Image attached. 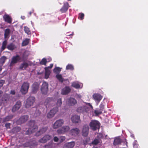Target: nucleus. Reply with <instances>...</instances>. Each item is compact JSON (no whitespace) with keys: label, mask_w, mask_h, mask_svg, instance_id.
Masks as SVG:
<instances>
[{"label":"nucleus","mask_w":148,"mask_h":148,"mask_svg":"<svg viewBox=\"0 0 148 148\" xmlns=\"http://www.w3.org/2000/svg\"><path fill=\"white\" fill-rule=\"evenodd\" d=\"M133 145L134 148H137L138 147V145L136 141H135L133 143Z\"/></svg>","instance_id":"obj_51"},{"label":"nucleus","mask_w":148,"mask_h":148,"mask_svg":"<svg viewBox=\"0 0 148 148\" xmlns=\"http://www.w3.org/2000/svg\"><path fill=\"white\" fill-rule=\"evenodd\" d=\"M30 40L28 38H26L24 40L22 43V45L23 46H26L28 45Z\"/></svg>","instance_id":"obj_34"},{"label":"nucleus","mask_w":148,"mask_h":148,"mask_svg":"<svg viewBox=\"0 0 148 148\" xmlns=\"http://www.w3.org/2000/svg\"><path fill=\"white\" fill-rule=\"evenodd\" d=\"M7 43V42L6 40H4L2 43V46L1 48V50L2 51H3L6 48V46Z\"/></svg>","instance_id":"obj_35"},{"label":"nucleus","mask_w":148,"mask_h":148,"mask_svg":"<svg viewBox=\"0 0 148 148\" xmlns=\"http://www.w3.org/2000/svg\"><path fill=\"white\" fill-rule=\"evenodd\" d=\"M89 126L91 129L94 131H95L97 129H99L100 124L98 121L93 120L90 123Z\"/></svg>","instance_id":"obj_2"},{"label":"nucleus","mask_w":148,"mask_h":148,"mask_svg":"<svg viewBox=\"0 0 148 148\" xmlns=\"http://www.w3.org/2000/svg\"><path fill=\"white\" fill-rule=\"evenodd\" d=\"M72 86L76 88H78L80 87V85L78 83L75 82L72 83Z\"/></svg>","instance_id":"obj_41"},{"label":"nucleus","mask_w":148,"mask_h":148,"mask_svg":"<svg viewBox=\"0 0 148 148\" xmlns=\"http://www.w3.org/2000/svg\"><path fill=\"white\" fill-rule=\"evenodd\" d=\"M97 139L99 140L100 141L101 140V139L103 138V136L101 133H99L97 136Z\"/></svg>","instance_id":"obj_48"},{"label":"nucleus","mask_w":148,"mask_h":148,"mask_svg":"<svg viewBox=\"0 0 148 148\" xmlns=\"http://www.w3.org/2000/svg\"><path fill=\"white\" fill-rule=\"evenodd\" d=\"M62 99L61 98H59L57 100V102L56 103V105L57 107L58 108V107H60L62 105Z\"/></svg>","instance_id":"obj_38"},{"label":"nucleus","mask_w":148,"mask_h":148,"mask_svg":"<svg viewBox=\"0 0 148 148\" xmlns=\"http://www.w3.org/2000/svg\"><path fill=\"white\" fill-rule=\"evenodd\" d=\"M64 121L63 119H60L57 120L53 125L54 129H57L61 127L64 123Z\"/></svg>","instance_id":"obj_5"},{"label":"nucleus","mask_w":148,"mask_h":148,"mask_svg":"<svg viewBox=\"0 0 148 148\" xmlns=\"http://www.w3.org/2000/svg\"><path fill=\"white\" fill-rule=\"evenodd\" d=\"M39 88V84L37 82L34 83L32 86V92L34 93H36Z\"/></svg>","instance_id":"obj_17"},{"label":"nucleus","mask_w":148,"mask_h":148,"mask_svg":"<svg viewBox=\"0 0 148 148\" xmlns=\"http://www.w3.org/2000/svg\"><path fill=\"white\" fill-rule=\"evenodd\" d=\"M68 102L69 106H73L77 103V101L74 98L71 97L68 99Z\"/></svg>","instance_id":"obj_19"},{"label":"nucleus","mask_w":148,"mask_h":148,"mask_svg":"<svg viewBox=\"0 0 148 148\" xmlns=\"http://www.w3.org/2000/svg\"><path fill=\"white\" fill-rule=\"evenodd\" d=\"M70 129L69 126H65L62 127L61 128L58 129L57 131V133L58 134H64L68 132Z\"/></svg>","instance_id":"obj_8"},{"label":"nucleus","mask_w":148,"mask_h":148,"mask_svg":"<svg viewBox=\"0 0 148 148\" xmlns=\"http://www.w3.org/2000/svg\"><path fill=\"white\" fill-rule=\"evenodd\" d=\"M66 70H73L74 69V67L73 65L69 64L66 66Z\"/></svg>","instance_id":"obj_40"},{"label":"nucleus","mask_w":148,"mask_h":148,"mask_svg":"<svg viewBox=\"0 0 148 148\" xmlns=\"http://www.w3.org/2000/svg\"><path fill=\"white\" fill-rule=\"evenodd\" d=\"M10 32V29L8 28L5 29L4 33V38H6L9 35Z\"/></svg>","instance_id":"obj_39"},{"label":"nucleus","mask_w":148,"mask_h":148,"mask_svg":"<svg viewBox=\"0 0 148 148\" xmlns=\"http://www.w3.org/2000/svg\"><path fill=\"white\" fill-rule=\"evenodd\" d=\"M94 113L96 116H98L102 114V111L99 109H97L94 111Z\"/></svg>","instance_id":"obj_43"},{"label":"nucleus","mask_w":148,"mask_h":148,"mask_svg":"<svg viewBox=\"0 0 148 148\" xmlns=\"http://www.w3.org/2000/svg\"><path fill=\"white\" fill-rule=\"evenodd\" d=\"M84 14L83 13H81L79 14L78 18L81 20H82L84 19Z\"/></svg>","instance_id":"obj_47"},{"label":"nucleus","mask_w":148,"mask_h":148,"mask_svg":"<svg viewBox=\"0 0 148 148\" xmlns=\"http://www.w3.org/2000/svg\"><path fill=\"white\" fill-rule=\"evenodd\" d=\"M75 145V142L74 141H72L66 143L65 146L68 148H73Z\"/></svg>","instance_id":"obj_26"},{"label":"nucleus","mask_w":148,"mask_h":148,"mask_svg":"<svg viewBox=\"0 0 148 148\" xmlns=\"http://www.w3.org/2000/svg\"><path fill=\"white\" fill-rule=\"evenodd\" d=\"M35 101V98L34 97L30 96L27 99L25 105L26 108H29L33 106Z\"/></svg>","instance_id":"obj_3"},{"label":"nucleus","mask_w":148,"mask_h":148,"mask_svg":"<svg viewBox=\"0 0 148 148\" xmlns=\"http://www.w3.org/2000/svg\"><path fill=\"white\" fill-rule=\"evenodd\" d=\"M1 66H0V71H1L2 69Z\"/></svg>","instance_id":"obj_61"},{"label":"nucleus","mask_w":148,"mask_h":148,"mask_svg":"<svg viewBox=\"0 0 148 148\" xmlns=\"http://www.w3.org/2000/svg\"><path fill=\"white\" fill-rule=\"evenodd\" d=\"M5 83V80H0V88Z\"/></svg>","instance_id":"obj_52"},{"label":"nucleus","mask_w":148,"mask_h":148,"mask_svg":"<svg viewBox=\"0 0 148 148\" xmlns=\"http://www.w3.org/2000/svg\"><path fill=\"white\" fill-rule=\"evenodd\" d=\"M47 63V60L46 58H43L41 61L40 62V64L41 65H46Z\"/></svg>","instance_id":"obj_46"},{"label":"nucleus","mask_w":148,"mask_h":148,"mask_svg":"<svg viewBox=\"0 0 148 148\" xmlns=\"http://www.w3.org/2000/svg\"><path fill=\"white\" fill-rule=\"evenodd\" d=\"M85 103L86 104V105L89 106L91 108H93L92 106L91 105V104H90V103Z\"/></svg>","instance_id":"obj_55"},{"label":"nucleus","mask_w":148,"mask_h":148,"mask_svg":"<svg viewBox=\"0 0 148 148\" xmlns=\"http://www.w3.org/2000/svg\"><path fill=\"white\" fill-rule=\"evenodd\" d=\"M7 48L9 50L13 51L16 48V47L14 44L12 43L8 45Z\"/></svg>","instance_id":"obj_27"},{"label":"nucleus","mask_w":148,"mask_h":148,"mask_svg":"<svg viewBox=\"0 0 148 148\" xmlns=\"http://www.w3.org/2000/svg\"><path fill=\"white\" fill-rule=\"evenodd\" d=\"M69 3L67 2L64 3L63 6L60 10L62 13L65 12L67 11L69 8Z\"/></svg>","instance_id":"obj_15"},{"label":"nucleus","mask_w":148,"mask_h":148,"mask_svg":"<svg viewBox=\"0 0 148 148\" xmlns=\"http://www.w3.org/2000/svg\"><path fill=\"white\" fill-rule=\"evenodd\" d=\"M29 116L27 115H24L21 116L19 119V121L21 123L26 122L28 120Z\"/></svg>","instance_id":"obj_18"},{"label":"nucleus","mask_w":148,"mask_h":148,"mask_svg":"<svg viewBox=\"0 0 148 148\" xmlns=\"http://www.w3.org/2000/svg\"><path fill=\"white\" fill-rule=\"evenodd\" d=\"M99 110L103 111L104 108V102H102L99 106Z\"/></svg>","instance_id":"obj_42"},{"label":"nucleus","mask_w":148,"mask_h":148,"mask_svg":"<svg viewBox=\"0 0 148 148\" xmlns=\"http://www.w3.org/2000/svg\"><path fill=\"white\" fill-rule=\"evenodd\" d=\"M13 116L12 115H8L3 119V122H5L10 121L13 118Z\"/></svg>","instance_id":"obj_32"},{"label":"nucleus","mask_w":148,"mask_h":148,"mask_svg":"<svg viewBox=\"0 0 148 148\" xmlns=\"http://www.w3.org/2000/svg\"><path fill=\"white\" fill-rule=\"evenodd\" d=\"M71 89L69 86H66L63 88L61 92V94L63 95H66L69 93L71 91Z\"/></svg>","instance_id":"obj_16"},{"label":"nucleus","mask_w":148,"mask_h":148,"mask_svg":"<svg viewBox=\"0 0 148 148\" xmlns=\"http://www.w3.org/2000/svg\"><path fill=\"white\" fill-rule=\"evenodd\" d=\"M58 110V109L57 107H55L51 110L47 115V118H51L53 117Z\"/></svg>","instance_id":"obj_7"},{"label":"nucleus","mask_w":148,"mask_h":148,"mask_svg":"<svg viewBox=\"0 0 148 148\" xmlns=\"http://www.w3.org/2000/svg\"><path fill=\"white\" fill-rule=\"evenodd\" d=\"M93 97L96 103H97V105L100 100L102 98V96L99 94L95 93L93 95Z\"/></svg>","instance_id":"obj_12"},{"label":"nucleus","mask_w":148,"mask_h":148,"mask_svg":"<svg viewBox=\"0 0 148 148\" xmlns=\"http://www.w3.org/2000/svg\"><path fill=\"white\" fill-rule=\"evenodd\" d=\"M89 127L88 125H84L82 128V135L85 136H87L88 134Z\"/></svg>","instance_id":"obj_9"},{"label":"nucleus","mask_w":148,"mask_h":148,"mask_svg":"<svg viewBox=\"0 0 148 148\" xmlns=\"http://www.w3.org/2000/svg\"><path fill=\"white\" fill-rule=\"evenodd\" d=\"M29 87V84L28 82H24L21 87V92L23 94H26L28 92Z\"/></svg>","instance_id":"obj_4"},{"label":"nucleus","mask_w":148,"mask_h":148,"mask_svg":"<svg viewBox=\"0 0 148 148\" xmlns=\"http://www.w3.org/2000/svg\"><path fill=\"white\" fill-rule=\"evenodd\" d=\"M100 141L99 139H95L92 142V144L94 145H97L100 143Z\"/></svg>","instance_id":"obj_44"},{"label":"nucleus","mask_w":148,"mask_h":148,"mask_svg":"<svg viewBox=\"0 0 148 148\" xmlns=\"http://www.w3.org/2000/svg\"><path fill=\"white\" fill-rule=\"evenodd\" d=\"M9 99V97L8 95L4 94L1 98V101L4 104L6 103Z\"/></svg>","instance_id":"obj_22"},{"label":"nucleus","mask_w":148,"mask_h":148,"mask_svg":"<svg viewBox=\"0 0 148 148\" xmlns=\"http://www.w3.org/2000/svg\"><path fill=\"white\" fill-rule=\"evenodd\" d=\"M66 138L65 136H61L60 137V143L64 141L65 140Z\"/></svg>","instance_id":"obj_50"},{"label":"nucleus","mask_w":148,"mask_h":148,"mask_svg":"<svg viewBox=\"0 0 148 148\" xmlns=\"http://www.w3.org/2000/svg\"><path fill=\"white\" fill-rule=\"evenodd\" d=\"M53 66V64H50V66H49L48 67H48V69H49V68H52Z\"/></svg>","instance_id":"obj_57"},{"label":"nucleus","mask_w":148,"mask_h":148,"mask_svg":"<svg viewBox=\"0 0 148 148\" xmlns=\"http://www.w3.org/2000/svg\"><path fill=\"white\" fill-rule=\"evenodd\" d=\"M5 126L6 128L8 129L10 128V123H6Z\"/></svg>","instance_id":"obj_54"},{"label":"nucleus","mask_w":148,"mask_h":148,"mask_svg":"<svg viewBox=\"0 0 148 148\" xmlns=\"http://www.w3.org/2000/svg\"><path fill=\"white\" fill-rule=\"evenodd\" d=\"M24 55H25V53H24L23 55V56H22L23 58H25Z\"/></svg>","instance_id":"obj_62"},{"label":"nucleus","mask_w":148,"mask_h":148,"mask_svg":"<svg viewBox=\"0 0 148 148\" xmlns=\"http://www.w3.org/2000/svg\"><path fill=\"white\" fill-rule=\"evenodd\" d=\"M74 35V34L73 33H72L71 34H69L68 33H66V35L68 36H73Z\"/></svg>","instance_id":"obj_58"},{"label":"nucleus","mask_w":148,"mask_h":148,"mask_svg":"<svg viewBox=\"0 0 148 148\" xmlns=\"http://www.w3.org/2000/svg\"><path fill=\"white\" fill-rule=\"evenodd\" d=\"M56 77L60 82L61 83H62L63 82V78L61 74H57L56 75Z\"/></svg>","instance_id":"obj_33"},{"label":"nucleus","mask_w":148,"mask_h":148,"mask_svg":"<svg viewBox=\"0 0 148 148\" xmlns=\"http://www.w3.org/2000/svg\"><path fill=\"white\" fill-rule=\"evenodd\" d=\"M48 89V84L47 82H44L42 85L41 90L43 94L46 95Z\"/></svg>","instance_id":"obj_6"},{"label":"nucleus","mask_w":148,"mask_h":148,"mask_svg":"<svg viewBox=\"0 0 148 148\" xmlns=\"http://www.w3.org/2000/svg\"><path fill=\"white\" fill-rule=\"evenodd\" d=\"M121 139L119 138H116L114 139L113 144L114 145H116L121 144Z\"/></svg>","instance_id":"obj_31"},{"label":"nucleus","mask_w":148,"mask_h":148,"mask_svg":"<svg viewBox=\"0 0 148 148\" xmlns=\"http://www.w3.org/2000/svg\"><path fill=\"white\" fill-rule=\"evenodd\" d=\"M7 59V58L5 56L1 57L0 58V64L2 66Z\"/></svg>","instance_id":"obj_36"},{"label":"nucleus","mask_w":148,"mask_h":148,"mask_svg":"<svg viewBox=\"0 0 148 148\" xmlns=\"http://www.w3.org/2000/svg\"><path fill=\"white\" fill-rule=\"evenodd\" d=\"M3 93L2 91L1 90L0 91V94H1Z\"/></svg>","instance_id":"obj_63"},{"label":"nucleus","mask_w":148,"mask_h":148,"mask_svg":"<svg viewBox=\"0 0 148 148\" xmlns=\"http://www.w3.org/2000/svg\"><path fill=\"white\" fill-rule=\"evenodd\" d=\"M21 18L23 20H24L25 19V16H21Z\"/></svg>","instance_id":"obj_59"},{"label":"nucleus","mask_w":148,"mask_h":148,"mask_svg":"<svg viewBox=\"0 0 148 148\" xmlns=\"http://www.w3.org/2000/svg\"><path fill=\"white\" fill-rule=\"evenodd\" d=\"M71 119L73 123H77L80 121V117L77 115H74L71 117Z\"/></svg>","instance_id":"obj_20"},{"label":"nucleus","mask_w":148,"mask_h":148,"mask_svg":"<svg viewBox=\"0 0 148 148\" xmlns=\"http://www.w3.org/2000/svg\"><path fill=\"white\" fill-rule=\"evenodd\" d=\"M88 110V108L86 107H81L78 108L77 110L78 112L84 113L87 112Z\"/></svg>","instance_id":"obj_21"},{"label":"nucleus","mask_w":148,"mask_h":148,"mask_svg":"<svg viewBox=\"0 0 148 148\" xmlns=\"http://www.w3.org/2000/svg\"><path fill=\"white\" fill-rule=\"evenodd\" d=\"M48 67H45V77L47 79L49 77V76L51 73L50 70L48 69Z\"/></svg>","instance_id":"obj_29"},{"label":"nucleus","mask_w":148,"mask_h":148,"mask_svg":"<svg viewBox=\"0 0 148 148\" xmlns=\"http://www.w3.org/2000/svg\"><path fill=\"white\" fill-rule=\"evenodd\" d=\"M10 93L12 95H14L15 94V92L14 90H11L10 91Z\"/></svg>","instance_id":"obj_56"},{"label":"nucleus","mask_w":148,"mask_h":148,"mask_svg":"<svg viewBox=\"0 0 148 148\" xmlns=\"http://www.w3.org/2000/svg\"><path fill=\"white\" fill-rule=\"evenodd\" d=\"M70 132V134L72 136H75L78 135L79 134L80 130L78 128H76L71 129Z\"/></svg>","instance_id":"obj_14"},{"label":"nucleus","mask_w":148,"mask_h":148,"mask_svg":"<svg viewBox=\"0 0 148 148\" xmlns=\"http://www.w3.org/2000/svg\"><path fill=\"white\" fill-rule=\"evenodd\" d=\"M40 114L41 112L39 110H37L34 114V116L35 117H37L40 116Z\"/></svg>","instance_id":"obj_49"},{"label":"nucleus","mask_w":148,"mask_h":148,"mask_svg":"<svg viewBox=\"0 0 148 148\" xmlns=\"http://www.w3.org/2000/svg\"><path fill=\"white\" fill-rule=\"evenodd\" d=\"M3 18L6 22L9 23H11L12 22V19L11 17L8 15L6 14L3 16Z\"/></svg>","instance_id":"obj_25"},{"label":"nucleus","mask_w":148,"mask_h":148,"mask_svg":"<svg viewBox=\"0 0 148 148\" xmlns=\"http://www.w3.org/2000/svg\"><path fill=\"white\" fill-rule=\"evenodd\" d=\"M61 70V68L59 67H56L53 69V71L54 73L57 74H59Z\"/></svg>","instance_id":"obj_37"},{"label":"nucleus","mask_w":148,"mask_h":148,"mask_svg":"<svg viewBox=\"0 0 148 148\" xmlns=\"http://www.w3.org/2000/svg\"><path fill=\"white\" fill-rule=\"evenodd\" d=\"M51 138V136L48 135H47L44 136L42 138L40 139L38 141L40 143H46L48 140H50Z\"/></svg>","instance_id":"obj_13"},{"label":"nucleus","mask_w":148,"mask_h":148,"mask_svg":"<svg viewBox=\"0 0 148 148\" xmlns=\"http://www.w3.org/2000/svg\"><path fill=\"white\" fill-rule=\"evenodd\" d=\"M1 118H0V123L1 122Z\"/></svg>","instance_id":"obj_64"},{"label":"nucleus","mask_w":148,"mask_h":148,"mask_svg":"<svg viewBox=\"0 0 148 148\" xmlns=\"http://www.w3.org/2000/svg\"><path fill=\"white\" fill-rule=\"evenodd\" d=\"M47 129L48 127H47L42 128L36 133V135L38 136L41 134L45 133L47 131Z\"/></svg>","instance_id":"obj_23"},{"label":"nucleus","mask_w":148,"mask_h":148,"mask_svg":"<svg viewBox=\"0 0 148 148\" xmlns=\"http://www.w3.org/2000/svg\"><path fill=\"white\" fill-rule=\"evenodd\" d=\"M53 140L54 141L58 142L59 140V138L57 136H55L53 138Z\"/></svg>","instance_id":"obj_53"},{"label":"nucleus","mask_w":148,"mask_h":148,"mask_svg":"<svg viewBox=\"0 0 148 148\" xmlns=\"http://www.w3.org/2000/svg\"><path fill=\"white\" fill-rule=\"evenodd\" d=\"M21 129L20 127H16L13 128L12 130V132L13 134L16 133L21 130Z\"/></svg>","instance_id":"obj_30"},{"label":"nucleus","mask_w":148,"mask_h":148,"mask_svg":"<svg viewBox=\"0 0 148 148\" xmlns=\"http://www.w3.org/2000/svg\"><path fill=\"white\" fill-rule=\"evenodd\" d=\"M21 106V103L20 101H17L15 104L12 107V111L13 112H14L18 110Z\"/></svg>","instance_id":"obj_11"},{"label":"nucleus","mask_w":148,"mask_h":148,"mask_svg":"<svg viewBox=\"0 0 148 148\" xmlns=\"http://www.w3.org/2000/svg\"><path fill=\"white\" fill-rule=\"evenodd\" d=\"M54 98L53 97H48L46 99L44 102L45 104L47 106L51 102L54 101Z\"/></svg>","instance_id":"obj_24"},{"label":"nucleus","mask_w":148,"mask_h":148,"mask_svg":"<svg viewBox=\"0 0 148 148\" xmlns=\"http://www.w3.org/2000/svg\"><path fill=\"white\" fill-rule=\"evenodd\" d=\"M29 64L26 62H24L21 64L19 67L20 69L21 70H25L28 66Z\"/></svg>","instance_id":"obj_28"},{"label":"nucleus","mask_w":148,"mask_h":148,"mask_svg":"<svg viewBox=\"0 0 148 148\" xmlns=\"http://www.w3.org/2000/svg\"><path fill=\"white\" fill-rule=\"evenodd\" d=\"M21 59V58L18 55H16L14 56L12 59L10 64L12 65V64L17 63Z\"/></svg>","instance_id":"obj_10"},{"label":"nucleus","mask_w":148,"mask_h":148,"mask_svg":"<svg viewBox=\"0 0 148 148\" xmlns=\"http://www.w3.org/2000/svg\"><path fill=\"white\" fill-rule=\"evenodd\" d=\"M24 30L25 32L28 34H29L31 33L30 30L29 28L25 26L24 27Z\"/></svg>","instance_id":"obj_45"},{"label":"nucleus","mask_w":148,"mask_h":148,"mask_svg":"<svg viewBox=\"0 0 148 148\" xmlns=\"http://www.w3.org/2000/svg\"><path fill=\"white\" fill-rule=\"evenodd\" d=\"M35 121H34L30 120L28 123V125L30 127L28 129L26 132V134H30L35 132L38 129V126L35 125Z\"/></svg>","instance_id":"obj_1"},{"label":"nucleus","mask_w":148,"mask_h":148,"mask_svg":"<svg viewBox=\"0 0 148 148\" xmlns=\"http://www.w3.org/2000/svg\"><path fill=\"white\" fill-rule=\"evenodd\" d=\"M32 13V12L30 11L29 12V15L30 16L31 15Z\"/></svg>","instance_id":"obj_60"}]
</instances>
